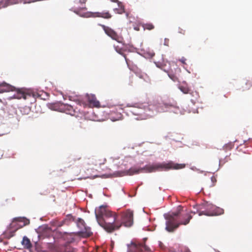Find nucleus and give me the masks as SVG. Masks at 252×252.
<instances>
[{"instance_id":"6","label":"nucleus","mask_w":252,"mask_h":252,"mask_svg":"<svg viewBox=\"0 0 252 252\" xmlns=\"http://www.w3.org/2000/svg\"><path fill=\"white\" fill-rule=\"evenodd\" d=\"M160 108L155 105L150 104L144 109L143 113H134L135 115H139L143 119H146L152 117L156 113L160 112Z\"/></svg>"},{"instance_id":"31","label":"nucleus","mask_w":252,"mask_h":252,"mask_svg":"<svg viewBox=\"0 0 252 252\" xmlns=\"http://www.w3.org/2000/svg\"><path fill=\"white\" fill-rule=\"evenodd\" d=\"M166 43H167V41H165V43H164V44H165V45H167V44H166Z\"/></svg>"},{"instance_id":"7","label":"nucleus","mask_w":252,"mask_h":252,"mask_svg":"<svg viewBox=\"0 0 252 252\" xmlns=\"http://www.w3.org/2000/svg\"><path fill=\"white\" fill-rule=\"evenodd\" d=\"M29 223V220L25 218H14L12 222L10 224V228H15L14 231L11 232V234L9 237L13 236L16 230H17L19 228H21Z\"/></svg>"},{"instance_id":"32","label":"nucleus","mask_w":252,"mask_h":252,"mask_svg":"<svg viewBox=\"0 0 252 252\" xmlns=\"http://www.w3.org/2000/svg\"><path fill=\"white\" fill-rule=\"evenodd\" d=\"M165 106H166V107H167V106H168V105H167V104H165Z\"/></svg>"},{"instance_id":"3","label":"nucleus","mask_w":252,"mask_h":252,"mask_svg":"<svg viewBox=\"0 0 252 252\" xmlns=\"http://www.w3.org/2000/svg\"><path fill=\"white\" fill-rule=\"evenodd\" d=\"M185 164H179L175 163L172 161H169L168 162H163L154 164L146 165L143 168H137L132 167L130 168L127 172L129 175H131L141 172L151 173L158 171L168 170L170 169L177 170L183 169L185 168Z\"/></svg>"},{"instance_id":"18","label":"nucleus","mask_w":252,"mask_h":252,"mask_svg":"<svg viewBox=\"0 0 252 252\" xmlns=\"http://www.w3.org/2000/svg\"><path fill=\"white\" fill-rule=\"evenodd\" d=\"M143 28L144 30H152L155 27L152 23H146L143 24Z\"/></svg>"},{"instance_id":"19","label":"nucleus","mask_w":252,"mask_h":252,"mask_svg":"<svg viewBox=\"0 0 252 252\" xmlns=\"http://www.w3.org/2000/svg\"><path fill=\"white\" fill-rule=\"evenodd\" d=\"M115 48L117 52L121 55H122L124 57L126 63H128V60L126 58V55L124 54L123 50L122 48H119L118 47H115Z\"/></svg>"},{"instance_id":"29","label":"nucleus","mask_w":252,"mask_h":252,"mask_svg":"<svg viewBox=\"0 0 252 252\" xmlns=\"http://www.w3.org/2000/svg\"><path fill=\"white\" fill-rule=\"evenodd\" d=\"M112 2H117L118 1V0H110Z\"/></svg>"},{"instance_id":"14","label":"nucleus","mask_w":252,"mask_h":252,"mask_svg":"<svg viewBox=\"0 0 252 252\" xmlns=\"http://www.w3.org/2000/svg\"><path fill=\"white\" fill-rule=\"evenodd\" d=\"M22 244L24 248L27 249H30L32 248V244L30 239L26 236H24L22 241Z\"/></svg>"},{"instance_id":"28","label":"nucleus","mask_w":252,"mask_h":252,"mask_svg":"<svg viewBox=\"0 0 252 252\" xmlns=\"http://www.w3.org/2000/svg\"><path fill=\"white\" fill-rule=\"evenodd\" d=\"M247 84H249L250 86H252V79L251 80H248L247 82Z\"/></svg>"},{"instance_id":"30","label":"nucleus","mask_w":252,"mask_h":252,"mask_svg":"<svg viewBox=\"0 0 252 252\" xmlns=\"http://www.w3.org/2000/svg\"><path fill=\"white\" fill-rule=\"evenodd\" d=\"M211 180H212V181H213V182L214 181V180H215V181H216V180L215 178H213V177H212V178H211Z\"/></svg>"},{"instance_id":"10","label":"nucleus","mask_w":252,"mask_h":252,"mask_svg":"<svg viewBox=\"0 0 252 252\" xmlns=\"http://www.w3.org/2000/svg\"><path fill=\"white\" fill-rule=\"evenodd\" d=\"M180 90L185 94H189L193 98L190 99L192 102L195 101L199 97V94L196 91H192L186 83H183L179 87Z\"/></svg>"},{"instance_id":"12","label":"nucleus","mask_w":252,"mask_h":252,"mask_svg":"<svg viewBox=\"0 0 252 252\" xmlns=\"http://www.w3.org/2000/svg\"><path fill=\"white\" fill-rule=\"evenodd\" d=\"M155 64L158 67L166 72H169L170 69V63L167 60L165 61L164 59H162L161 61L156 62Z\"/></svg>"},{"instance_id":"22","label":"nucleus","mask_w":252,"mask_h":252,"mask_svg":"<svg viewBox=\"0 0 252 252\" xmlns=\"http://www.w3.org/2000/svg\"><path fill=\"white\" fill-rule=\"evenodd\" d=\"M193 210L191 211V213L193 214H198L199 215V210L197 209V205L193 206Z\"/></svg>"},{"instance_id":"24","label":"nucleus","mask_w":252,"mask_h":252,"mask_svg":"<svg viewBox=\"0 0 252 252\" xmlns=\"http://www.w3.org/2000/svg\"><path fill=\"white\" fill-rule=\"evenodd\" d=\"M77 103L78 104L80 105V106H85L86 105V103L84 102L83 101L78 99L77 101Z\"/></svg>"},{"instance_id":"13","label":"nucleus","mask_w":252,"mask_h":252,"mask_svg":"<svg viewBox=\"0 0 252 252\" xmlns=\"http://www.w3.org/2000/svg\"><path fill=\"white\" fill-rule=\"evenodd\" d=\"M88 101L90 105H92L94 107H98L100 105L99 102L94 95L89 96Z\"/></svg>"},{"instance_id":"20","label":"nucleus","mask_w":252,"mask_h":252,"mask_svg":"<svg viewBox=\"0 0 252 252\" xmlns=\"http://www.w3.org/2000/svg\"><path fill=\"white\" fill-rule=\"evenodd\" d=\"M81 160H82L81 157L77 156L76 157H74V158H72L70 160L69 162H74L75 163L79 164V163H80V161H81Z\"/></svg>"},{"instance_id":"11","label":"nucleus","mask_w":252,"mask_h":252,"mask_svg":"<svg viewBox=\"0 0 252 252\" xmlns=\"http://www.w3.org/2000/svg\"><path fill=\"white\" fill-rule=\"evenodd\" d=\"M197 209L199 210V216H213L214 213L210 212V209L214 207L211 204L205 203L202 204L197 205Z\"/></svg>"},{"instance_id":"17","label":"nucleus","mask_w":252,"mask_h":252,"mask_svg":"<svg viewBox=\"0 0 252 252\" xmlns=\"http://www.w3.org/2000/svg\"><path fill=\"white\" fill-rule=\"evenodd\" d=\"M16 0H6L5 3L3 4V2H0V7H5L9 4H12L16 3Z\"/></svg>"},{"instance_id":"9","label":"nucleus","mask_w":252,"mask_h":252,"mask_svg":"<svg viewBox=\"0 0 252 252\" xmlns=\"http://www.w3.org/2000/svg\"><path fill=\"white\" fill-rule=\"evenodd\" d=\"M106 161V159L103 156H99L92 158V159H89L88 160H85L83 162V167L86 169L87 167V164L94 165V166H101L104 164Z\"/></svg>"},{"instance_id":"4","label":"nucleus","mask_w":252,"mask_h":252,"mask_svg":"<svg viewBox=\"0 0 252 252\" xmlns=\"http://www.w3.org/2000/svg\"><path fill=\"white\" fill-rule=\"evenodd\" d=\"M15 92L16 93L12 96H10L6 98L2 99L0 98V102L4 105H6L7 103L6 100H10L13 99H26L27 96H30V94H27L23 89H16L15 87L3 82L0 84V93L5 92Z\"/></svg>"},{"instance_id":"21","label":"nucleus","mask_w":252,"mask_h":252,"mask_svg":"<svg viewBox=\"0 0 252 252\" xmlns=\"http://www.w3.org/2000/svg\"><path fill=\"white\" fill-rule=\"evenodd\" d=\"M118 5L120 7V8L119 9H117V8L115 9L114 11L119 14L123 13L124 12V6L123 5H122V4L120 2L118 3Z\"/></svg>"},{"instance_id":"25","label":"nucleus","mask_w":252,"mask_h":252,"mask_svg":"<svg viewBox=\"0 0 252 252\" xmlns=\"http://www.w3.org/2000/svg\"><path fill=\"white\" fill-rule=\"evenodd\" d=\"M169 77L174 81H176L177 78L174 75L168 74Z\"/></svg>"},{"instance_id":"8","label":"nucleus","mask_w":252,"mask_h":252,"mask_svg":"<svg viewBox=\"0 0 252 252\" xmlns=\"http://www.w3.org/2000/svg\"><path fill=\"white\" fill-rule=\"evenodd\" d=\"M98 25L102 27L105 33L112 39L119 43H123L124 41L123 38L121 36L119 35L113 29L102 24H99Z\"/></svg>"},{"instance_id":"26","label":"nucleus","mask_w":252,"mask_h":252,"mask_svg":"<svg viewBox=\"0 0 252 252\" xmlns=\"http://www.w3.org/2000/svg\"><path fill=\"white\" fill-rule=\"evenodd\" d=\"M179 61L183 63L186 64V59L184 57H182Z\"/></svg>"},{"instance_id":"23","label":"nucleus","mask_w":252,"mask_h":252,"mask_svg":"<svg viewBox=\"0 0 252 252\" xmlns=\"http://www.w3.org/2000/svg\"><path fill=\"white\" fill-rule=\"evenodd\" d=\"M146 54L148 55V57H149V58H152L153 56H155V53L152 50L147 51L146 53Z\"/></svg>"},{"instance_id":"1","label":"nucleus","mask_w":252,"mask_h":252,"mask_svg":"<svg viewBox=\"0 0 252 252\" xmlns=\"http://www.w3.org/2000/svg\"><path fill=\"white\" fill-rule=\"evenodd\" d=\"M95 216L99 225L109 233L119 230L123 225L130 227L133 223V212L129 209L122 214L121 220L117 213L111 211L105 205L96 208Z\"/></svg>"},{"instance_id":"15","label":"nucleus","mask_w":252,"mask_h":252,"mask_svg":"<svg viewBox=\"0 0 252 252\" xmlns=\"http://www.w3.org/2000/svg\"><path fill=\"white\" fill-rule=\"evenodd\" d=\"M82 236L85 237H88L93 234L91 229L90 227H85L84 229L81 231Z\"/></svg>"},{"instance_id":"2","label":"nucleus","mask_w":252,"mask_h":252,"mask_svg":"<svg viewBox=\"0 0 252 252\" xmlns=\"http://www.w3.org/2000/svg\"><path fill=\"white\" fill-rule=\"evenodd\" d=\"M166 221L165 229L170 232H173L181 225L188 224L192 219V216L188 212H185L182 207L178 206L176 212L164 215Z\"/></svg>"},{"instance_id":"5","label":"nucleus","mask_w":252,"mask_h":252,"mask_svg":"<svg viewBox=\"0 0 252 252\" xmlns=\"http://www.w3.org/2000/svg\"><path fill=\"white\" fill-rule=\"evenodd\" d=\"M147 238L143 239V243H131L128 249V252H152L151 249L145 245Z\"/></svg>"},{"instance_id":"27","label":"nucleus","mask_w":252,"mask_h":252,"mask_svg":"<svg viewBox=\"0 0 252 252\" xmlns=\"http://www.w3.org/2000/svg\"><path fill=\"white\" fill-rule=\"evenodd\" d=\"M179 33H182L183 34H185V31L181 29V28H179V32H178Z\"/></svg>"},{"instance_id":"16","label":"nucleus","mask_w":252,"mask_h":252,"mask_svg":"<svg viewBox=\"0 0 252 252\" xmlns=\"http://www.w3.org/2000/svg\"><path fill=\"white\" fill-rule=\"evenodd\" d=\"M95 14L96 17H102L105 19H109L112 17L108 12H96Z\"/></svg>"}]
</instances>
